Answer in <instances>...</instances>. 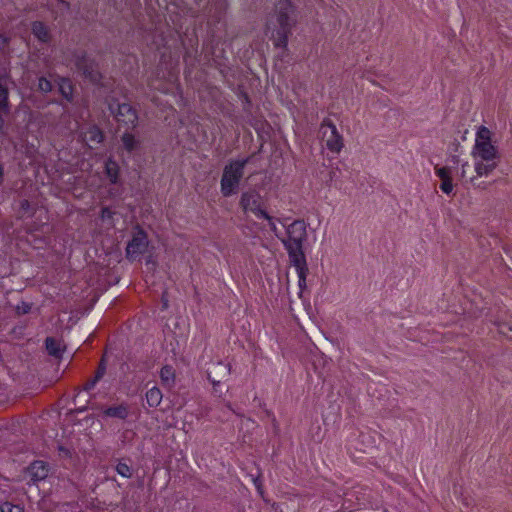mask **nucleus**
I'll list each match as a JSON object with an SVG mask.
<instances>
[{"instance_id":"1","label":"nucleus","mask_w":512,"mask_h":512,"mask_svg":"<svg viewBox=\"0 0 512 512\" xmlns=\"http://www.w3.org/2000/svg\"><path fill=\"white\" fill-rule=\"evenodd\" d=\"M297 23L296 7L291 0H277L268 27H273L272 38L276 47L285 48L288 37Z\"/></svg>"},{"instance_id":"2","label":"nucleus","mask_w":512,"mask_h":512,"mask_svg":"<svg viewBox=\"0 0 512 512\" xmlns=\"http://www.w3.org/2000/svg\"><path fill=\"white\" fill-rule=\"evenodd\" d=\"M287 239L283 240L289 259L301 264L305 258L303 243L307 238L306 224L302 220H295L287 226Z\"/></svg>"},{"instance_id":"3","label":"nucleus","mask_w":512,"mask_h":512,"mask_svg":"<svg viewBox=\"0 0 512 512\" xmlns=\"http://www.w3.org/2000/svg\"><path fill=\"white\" fill-rule=\"evenodd\" d=\"M250 158L231 161L224 167L221 178V193L229 197L237 192L239 183L244 174V168Z\"/></svg>"},{"instance_id":"4","label":"nucleus","mask_w":512,"mask_h":512,"mask_svg":"<svg viewBox=\"0 0 512 512\" xmlns=\"http://www.w3.org/2000/svg\"><path fill=\"white\" fill-rule=\"evenodd\" d=\"M471 155H480L501 161V154L497 146L492 143L491 132L487 127L480 126L478 128Z\"/></svg>"},{"instance_id":"5","label":"nucleus","mask_w":512,"mask_h":512,"mask_svg":"<svg viewBox=\"0 0 512 512\" xmlns=\"http://www.w3.org/2000/svg\"><path fill=\"white\" fill-rule=\"evenodd\" d=\"M109 110L119 123L126 125L128 128H134L136 126L138 115L130 104L110 102Z\"/></svg>"},{"instance_id":"6","label":"nucleus","mask_w":512,"mask_h":512,"mask_svg":"<svg viewBox=\"0 0 512 512\" xmlns=\"http://www.w3.org/2000/svg\"><path fill=\"white\" fill-rule=\"evenodd\" d=\"M240 206L245 213L251 212L257 218L268 217V213L262 209V197L260 193L255 190L242 193Z\"/></svg>"},{"instance_id":"7","label":"nucleus","mask_w":512,"mask_h":512,"mask_svg":"<svg viewBox=\"0 0 512 512\" xmlns=\"http://www.w3.org/2000/svg\"><path fill=\"white\" fill-rule=\"evenodd\" d=\"M149 241L146 232L140 227H136L132 239L126 247V256L128 259L135 260L147 250Z\"/></svg>"},{"instance_id":"8","label":"nucleus","mask_w":512,"mask_h":512,"mask_svg":"<svg viewBox=\"0 0 512 512\" xmlns=\"http://www.w3.org/2000/svg\"><path fill=\"white\" fill-rule=\"evenodd\" d=\"M321 133L326 147L331 152L339 153L343 148V138L336 126L331 121L325 120L321 125Z\"/></svg>"},{"instance_id":"9","label":"nucleus","mask_w":512,"mask_h":512,"mask_svg":"<svg viewBox=\"0 0 512 512\" xmlns=\"http://www.w3.org/2000/svg\"><path fill=\"white\" fill-rule=\"evenodd\" d=\"M474 161V170L477 177H488L499 166L500 160L472 155Z\"/></svg>"},{"instance_id":"10","label":"nucleus","mask_w":512,"mask_h":512,"mask_svg":"<svg viewBox=\"0 0 512 512\" xmlns=\"http://www.w3.org/2000/svg\"><path fill=\"white\" fill-rule=\"evenodd\" d=\"M434 170L436 176L441 179V191L447 195H450L453 192L454 188L452 183V168L448 166L440 167L436 165Z\"/></svg>"},{"instance_id":"11","label":"nucleus","mask_w":512,"mask_h":512,"mask_svg":"<svg viewBox=\"0 0 512 512\" xmlns=\"http://www.w3.org/2000/svg\"><path fill=\"white\" fill-rule=\"evenodd\" d=\"M76 65L78 69L82 71L83 75L89 78L92 82H97L100 79V73L96 64L85 56L78 58Z\"/></svg>"},{"instance_id":"12","label":"nucleus","mask_w":512,"mask_h":512,"mask_svg":"<svg viewBox=\"0 0 512 512\" xmlns=\"http://www.w3.org/2000/svg\"><path fill=\"white\" fill-rule=\"evenodd\" d=\"M130 414V406L127 403H120L115 406L102 409V417L125 420Z\"/></svg>"},{"instance_id":"13","label":"nucleus","mask_w":512,"mask_h":512,"mask_svg":"<svg viewBox=\"0 0 512 512\" xmlns=\"http://www.w3.org/2000/svg\"><path fill=\"white\" fill-rule=\"evenodd\" d=\"M48 466L43 461H34L28 468L29 476L33 482L44 480L48 476Z\"/></svg>"},{"instance_id":"14","label":"nucleus","mask_w":512,"mask_h":512,"mask_svg":"<svg viewBox=\"0 0 512 512\" xmlns=\"http://www.w3.org/2000/svg\"><path fill=\"white\" fill-rule=\"evenodd\" d=\"M45 347L48 354L55 358H61L65 350V345L63 344L62 340L56 339L54 337H47L45 339Z\"/></svg>"},{"instance_id":"15","label":"nucleus","mask_w":512,"mask_h":512,"mask_svg":"<svg viewBox=\"0 0 512 512\" xmlns=\"http://www.w3.org/2000/svg\"><path fill=\"white\" fill-rule=\"evenodd\" d=\"M220 374H222L223 377L229 375V365L218 362L213 365V369L211 371H208V379L213 385L219 384L221 382V379L219 378Z\"/></svg>"},{"instance_id":"16","label":"nucleus","mask_w":512,"mask_h":512,"mask_svg":"<svg viewBox=\"0 0 512 512\" xmlns=\"http://www.w3.org/2000/svg\"><path fill=\"white\" fill-rule=\"evenodd\" d=\"M33 35L41 42H48L50 40V33L42 22L36 21L32 24Z\"/></svg>"},{"instance_id":"17","label":"nucleus","mask_w":512,"mask_h":512,"mask_svg":"<svg viewBox=\"0 0 512 512\" xmlns=\"http://www.w3.org/2000/svg\"><path fill=\"white\" fill-rule=\"evenodd\" d=\"M291 264L295 267L298 278H299V287L302 288L306 285V277L308 274V267L306 263V258L303 259L301 264L296 262V259L290 260Z\"/></svg>"},{"instance_id":"18","label":"nucleus","mask_w":512,"mask_h":512,"mask_svg":"<svg viewBox=\"0 0 512 512\" xmlns=\"http://www.w3.org/2000/svg\"><path fill=\"white\" fill-rule=\"evenodd\" d=\"M84 140L88 144H99L103 141V133L98 127L92 126L84 133Z\"/></svg>"},{"instance_id":"19","label":"nucleus","mask_w":512,"mask_h":512,"mask_svg":"<svg viewBox=\"0 0 512 512\" xmlns=\"http://www.w3.org/2000/svg\"><path fill=\"white\" fill-rule=\"evenodd\" d=\"M162 398H163L162 392L156 386H153L146 392V401L150 407L159 406L162 401Z\"/></svg>"},{"instance_id":"20","label":"nucleus","mask_w":512,"mask_h":512,"mask_svg":"<svg viewBox=\"0 0 512 512\" xmlns=\"http://www.w3.org/2000/svg\"><path fill=\"white\" fill-rule=\"evenodd\" d=\"M59 92L68 101H72L73 98V86L69 79L60 78L58 82Z\"/></svg>"},{"instance_id":"21","label":"nucleus","mask_w":512,"mask_h":512,"mask_svg":"<svg viewBox=\"0 0 512 512\" xmlns=\"http://www.w3.org/2000/svg\"><path fill=\"white\" fill-rule=\"evenodd\" d=\"M160 378L164 385L171 387L175 382L174 369L169 365L162 367L160 371Z\"/></svg>"},{"instance_id":"22","label":"nucleus","mask_w":512,"mask_h":512,"mask_svg":"<svg viewBox=\"0 0 512 512\" xmlns=\"http://www.w3.org/2000/svg\"><path fill=\"white\" fill-rule=\"evenodd\" d=\"M106 175L111 183H116L118 180L119 166L117 162L112 159H108L105 164Z\"/></svg>"},{"instance_id":"23","label":"nucleus","mask_w":512,"mask_h":512,"mask_svg":"<svg viewBox=\"0 0 512 512\" xmlns=\"http://www.w3.org/2000/svg\"><path fill=\"white\" fill-rule=\"evenodd\" d=\"M115 212L111 210L109 207H103L100 213V218L102 222L106 225L108 229L115 227Z\"/></svg>"},{"instance_id":"24","label":"nucleus","mask_w":512,"mask_h":512,"mask_svg":"<svg viewBox=\"0 0 512 512\" xmlns=\"http://www.w3.org/2000/svg\"><path fill=\"white\" fill-rule=\"evenodd\" d=\"M123 147L128 152H133L139 146V141L131 133H124L122 135Z\"/></svg>"},{"instance_id":"25","label":"nucleus","mask_w":512,"mask_h":512,"mask_svg":"<svg viewBox=\"0 0 512 512\" xmlns=\"http://www.w3.org/2000/svg\"><path fill=\"white\" fill-rule=\"evenodd\" d=\"M1 512H23L24 508L20 505H14L10 502H4L0 505Z\"/></svg>"},{"instance_id":"26","label":"nucleus","mask_w":512,"mask_h":512,"mask_svg":"<svg viewBox=\"0 0 512 512\" xmlns=\"http://www.w3.org/2000/svg\"><path fill=\"white\" fill-rule=\"evenodd\" d=\"M38 89L43 93H48L52 90V83L45 77H40L38 80Z\"/></svg>"},{"instance_id":"27","label":"nucleus","mask_w":512,"mask_h":512,"mask_svg":"<svg viewBox=\"0 0 512 512\" xmlns=\"http://www.w3.org/2000/svg\"><path fill=\"white\" fill-rule=\"evenodd\" d=\"M116 471L123 477L130 478L132 473L130 467L126 463H118L116 466Z\"/></svg>"},{"instance_id":"28","label":"nucleus","mask_w":512,"mask_h":512,"mask_svg":"<svg viewBox=\"0 0 512 512\" xmlns=\"http://www.w3.org/2000/svg\"><path fill=\"white\" fill-rule=\"evenodd\" d=\"M105 371H106V366H105L104 362L101 361V363L99 364V367L96 371V374L94 376L96 378V380H100L104 376Z\"/></svg>"},{"instance_id":"29","label":"nucleus","mask_w":512,"mask_h":512,"mask_svg":"<svg viewBox=\"0 0 512 512\" xmlns=\"http://www.w3.org/2000/svg\"><path fill=\"white\" fill-rule=\"evenodd\" d=\"M261 219H266L268 221L271 231H273L276 235H278L277 226H276L273 218L270 215H268V217H262Z\"/></svg>"},{"instance_id":"30","label":"nucleus","mask_w":512,"mask_h":512,"mask_svg":"<svg viewBox=\"0 0 512 512\" xmlns=\"http://www.w3.org/2000/svg\"><path fill=\"white\" fill-rule=\"evenodd\" d=\"M98 381L99 380H96V378L94 377L93 379H91L88 382H86V384L84 385V389L86 391H89V390L93 389Z\"/></svg>"},{"instance_id":"31","label":"nucleus","mask_w":512,"mask_h":512,"mask_svg":"<svg viewBox=\"0 0 512 512\" xmlns=\"http://www.w3.org/2000/svg\"><path fill=\"white\" fill-rule=\"evenodd\" d=\"M9 112L8 108H0V131H2L4 127V119L3 114H7Z\"/></svg>"},{"instance_id":"32","label":"nucleus","mask_w":512,"mask_h":512,"mask_svg":"<svg viewBox=\"0 0 512 512\" xmlns=\"http://www.w3.org/2000/svg\"><path fill=\"white\" fill-rule=\"evenodd\" d=\"M469 167V164L468 162H464L462 165H461V173H460V176L461 178H464L466 176V168Z\"/></svg>"},{"instance_id":"33","label":"nucleus","mask_w":512,"mask_h":512,"mask_svg":"<svg viewBox=\"0 0 512 512\" xmlns=\"http://www.w3.org/2000/svg\"><path fill=\"white\" fill-rule=\"evenodd\" d=\"M6 43H7V39L4 38L2 35H0V50L5 47Z\"/></svg>"},{"instance_id":"34","label":"nucleus","mask_w":512,"mask_h":512,"mask_svg":"<svg viewBox=\"0 0 512 512\" xmlns=\"http://www.w3.org/2000/svg\"><path fill=\"white\" fill-rule=\"evenodd\" d=\"M29 207H30V204H29V202L27 200H24V201L21 202V208L23 210H27V209H29Z\"/></svg>"},{"instance_id":"35","label":"nucleus","mask_w":512,"mask_h":512,"mask_svg":"<svg viewBox=\"0 0 512 512\" xmlns=\"http://www.w3.org/2000/svg\"><path fill=\"white\" fill-rule=\"evenodd\" d=\"M29 311H30V305L26 304V303H23L22 313L25 314V313H28Z\"/></svg>"},{"instance_id":"36","label":"nucleus","mask_w":512,"mask_h":512,"mask_svg":"<svg viewBox=\"0 0 512 512\" xmlns=\"http://www.w3.org/2000/svg\"><path fill=\"white\" fill-rule=\"evenodd\" d=\"M255 484H256V487H257V490L262 493L261 491V485L255 480Z\"/></svg>"},{"instance_id":"37","label":"nucleus","mask_w":512,"mask_h":512,"mask_svg":"<svg viewBox=\"0 0 512 512\" xmlns=\"http://www.w3.org/2000/svg\"><path fill=\"white\" fill-rule=\"evenodd\" d=\"M452 160H453V162H454L455 164H458V163H459V159H458V157H457V156H454Z\"/></svg>"},{"instance_id":"38","label":"nucleus","mask_w":512,"mask_h":512,"mask_svg":"<svg viewBox=\"0 0 512 512\" xmlns=\"http://www.w3.org/2000/svg\"><path fill=\"white\" fill-rule=\"evenodd\" d=\"M61 4L67 6L66 2L64 0H58Z\"/></svg>"}]
</instances>
